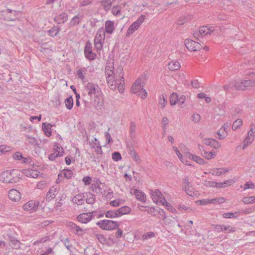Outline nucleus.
Listing matches in <instances>:
<instances>
[{
	"label": "nucleus",
	"instance_id": "obj_27",
	"mask_svg": "<svg viewBox=\"0 0 255 255\" xmlns=\"http://www.w3.org/2000/svg\"><path fill=\"white\" fill-rule=\"evenodd\" d=\"M84 196L79 194L75 195L73 198L72 202L78 205H81L84 203Z\"/></svg>",
	"mask_w": 255,
	"mask_h": 255
},
{
	"label": "nucleus",
	"instance_id": "obj_29",
	"mask_svg": "<svg viewBox=\"0 0 255 255\" xmlns=\"http://www.w3.org/2000/svg\"><path fill=\"white\" fill-rule=\"evenodd\" d=\"M238 86H239V81H233L225 85L223 88L225 91H229L231 89L238 90Z\"/></svg>",
	"mask_w": 255,
	"mask_h": 255
},
{
	"label": "nucleus",
	"instance_id": "obj_54",
	"mask_svg": "<svg viewBox=\"0 0 255 255\" xmlns=\"http://www.w3.org/2000/svg\"><path fill=\"white\" fill-rule=\"evenodd\" d=\"M112 159L115 161H118L122 159V156L119 152H114L112 154Z\"/></svg>",
	"mask_w": 255,
	"mask_h": 255
},
{
	"label": "nucleus",
	"instance_id": "obj_53",
	"mask_svg": "<svg viewBox=\"0 0 255 255\" xmlns=\"http://www.w3.org/2000/svg\"><path fill=\"white\" fill-rule=\"evenodd\" d=\"M217 135L218 138L223 139L226 137L227 133L221 128L217 131Z\"/></svg>",
	"mask_w": 255,
	"mask_h": 255
},
{
	"label": "nucleus",
	"instance_id": "obj_35",
	"mask_svg": "<svg viewBox=\"0 0 255 255\" xmlns=\"http://www.w3.org/2000/svg\"><path fill=\"white\" fill-rule=\"evenodd\" d=\"M87 71V69L85 67L80 68L76 72V75L78 79L84 81L85 79V74Z\"/></svg>",
	"mask_w": 255,
	"mask_h": 255
},
{
	"label": "nucleus",
	"instance_id": "obj_55",
	"mask_svg": "<svg viewBox=\"0 0 255 255\" xmlns=\"http://www.w3.org/2000/svg\"><path fill=\"white\" fill-rule=\"evenodd\" d=\"M167 103L166 99L163 95L160 96L159 99V104L161 106V108H164Z\"/></svg>",
	"mask_w": 255,
	"mask_h": 255
},
{
	"label": "nucleus",
	"instance_id": "obj_20",
	"mask_svg": "<svg viewBox=\"0 0 255 255\" xmlns=\"http://www.w3.org/2000/svg\"><path fill=\"white\" fill-rule=\"evenodd\" d=\"M203 143L207 145L213 147L214 148L217 149L219 148L221 145L220 143L216 139L213 138H206L203 140Z\"/></svg>",
	"mask_w": 255,
	"mask_h": 255
},
{
	"label": "nucleus",
	"instance_id": "obj_50",
	"mask_svg": "<svg viewBox=\"0 0 255 255\" xmlns=\"http://www.w3.org/2000/svg\"><path fill=\"white\" fill-rule=\"evenodd\" d=\"M63 151H62V152H60L58 151V153L54 152L53 153H51L49 155V159L53 161L56 158H57L58 156H63Z\"/></svg>",
	"mask_w": 255,
	"mask_h": 255
},
{
	"label": "nucleus",
	"instance_id": "obj_47",
	"mask_svg": "<svg viewBox=\"0 0 255 255\" xmlns=\"http://www.w3.org/2000/svg\"><path fill=\"white\" fill-rule=\"evenodd\" d=\"M255 133V126L254 124H252L251 125L250 130L249 131L248 133V137L251 138L254 140Z\"/></svg>",
	"mask_w": 255,
	"mask_h": 255
},
{
	"label": "nucleus",
	"instance_id": "obj_6",
	"mask_svg": "<svg viewBox=\"0 0 255 255\" xmlns=\"http://www.w3.org/2000/svg\"><path fill=\"white\" fill-rule=\"evenodd\" d=\"M144 19L145 16L142 15L140 16L136 21H134L128 28L126 33V36L129 37L137 30L140 25L143 23Z\"/></svg>",
	"mask_w": 255,
	"mask_h": 255
},
{
	"label": "nucleus",
	"instance_id": "obj_59",
	"mask_svg": "<svg viewBox=\"0 0 255 255\" xmlns=\"http://www.w3.org/2000/svg\"><path fill=\"white\" fill-rule=\"evenodd\" d=\"M92 4V0H83L81 1L79 3L80 7L86 6L90 5Z\"/></svg>",
	"mask_w": 255,
	"mask_h": 255
},
{
	"label": "nucleus",
	"instance_id": "obj_9",
	"mask_svg": "<svg viewBox=\"0 0 255 255\" xmlns=\"http://www.w3.org/2000/svg\"><path fill=\"white\" fill-rule=\"evenodd\" d=\"M184 44L186 48L191 51H198L202 48V46L199 42L192 39H186Z\"/></svg>",
	"mask_w": 255,
	"mask_h": 255
},
{
	"label": "nucleus",
	"instance_id": "obj_61",
	"mask_svg": "<svg viewBox=\"0 0 255 255\" xmlns=\"http://www.w3.org/2000/svg\"><path fill=\"white\" fill-rule=\"evenodd\" d=\"M26 137L27 139H29V142L33 145H35L37 144V140L34 137H32L29 135H26Z\"/></svg>",
	"mask_w": 255,
	"mask_h": 255
},
{
	"label": "nucleus",
	"instance_id": "obj_39",
	"mask_svg": "<svg viewBox=\"0 0 255 255\" xmlns=\"http://www.w3.org/2000/svg\"><path fill=\"white\" fill-rule=\"evenodd\" d=\"M191 18V16L190 15H186L182 16L179 18L177 21L178 25H182L186 22H188Z\"/></svg>",
	"mask_w": 255,
	"mask_h": 255
},
{
	"label": "nucleus",
	"instance_id": "obj_14",
	"mask_svg": "<svg viewBox=\"0 0 255 255\" xmlns=\"http://www.w3.org/2000/svg\"><path fill=\"white\" fill-rule=\"evenodd\" d=\"M93 101V105L97 110H101L104 108V103L103 95L95 96Z\"/></svg>",
	"mask_w": 255,
	"mask_h": 255
},
{
	"label": "nucleus",
	"instance_id": "obj_36",
	"mask_svg": "<svg viewBox=\"0 0 255 255\" xmlns=\"http://www.w3.org/2000/svg\"><path fill=\"white\" fill-rule=\"evenodd\" d=\"M105 216L108 218H115L119 217L117 210H111L107 211L105 213Z\"/></svg>",
	"mask_w": 255,
	"mask_h": 255
},
{
	"label": "nucleus",
	"instance_id": "obj_17",
	"mask_svg": "<svg viewBox=\"0 0 255 255\" xmlns=\"http://www.w3.org/2000/svg\"><path fill=\"white\" fill-rule=\"evenodd\" d=\"M130 193L135 196L137 200L142 202L145 203L146 201V196L145 194L141 191H139L138 189H134L133 191H130Z\"/></svg>",
	"mask_w": 255,
	"mask_h": 255
},
{
	"label": "nucleus",
	"instance_id": "obj_7",
	"mask_svg": "<svg viewBox=\"0 0 255 255\" xmlns=\"http://www.w3.org/2000/svg\"><path fill=\"white\" fill-rule=\"evenodd\" d=\"M145 80V76L141 75L132 84L131 91L132 93L137 94L143 89Z\"/></svg>",
	"mask_w": 255,
	"mask_h": 255
},
{
	"label": "nucleus",
	"instance_id": "obj_63",
	"mask_svg": "<svg viewBox=\"0 0 255 255\" xmlns=\"http://www.w3.org/2000/svg\"><path fill=\"white\" fill-rule=\"evenodd\" d=\"M253 141V139H251V138H249L247 136L244 141V145L243 148V149H245L248 146L249 144H251Z\"/></svg>",
	"mask_w": 255,
	"mask_h": 255
},
{
	"label": "nucleus",
	"instance_id": "obj_32",
	"mask_svg": "<svg viewBox=\"0 0 255 255\" xmlns=\"http://www.w3.org/2000/svg\"><path fill=\"white\" fill-rule=\"evenodd\" d=\"M113 1L114 0H101L100 3L105 11H108L111 9Z\"/></svg>",
	"mask_w": 255,
	"mask_h": 255
},
{
	"label": "nucleus",
	"instance_id": "obj_15",
	"mask_svg": "<svg viewBox=\"0 0 255 255\" xmlns=\"http://www.w3.org/2000/svg\"><path fill=\"white\" fill-rule=\"evenodd\" d=\"M8 197L10 200L18 202L21 199V193L18 190L12 189L9 191Z\"/></svg>",
	"mask_w": 255,
	"mask_h": 255
},
{
	"label": "nucleus",
	"instance_id": "obj_21",
	"mask_svg": "<svg viewBox=\"0 0 255 255\" xmlns=\"http://www.w3.org/2000/svg\"><path fill=\"white\" fill-rule=\"evenodd\" d=\"M67 20L68 15L66 12H62L54 18V21L58 24L64 23Z\"/></svg>",
	"mask_w": 255,
	"mask_h": 255
},
{
	"label": "nucleus",
	"instance_id": "obj_64",
	"mask_svg": "<svg viewBox=\"0 0 255 255\" xmlns=\"http://www.w3.org/2000/svg\"><path fill=\"white\" fill-rule=\"evenodd\" d=\"M13 158L14 159L20 160L23 158V155L20 152H16L13 154Z\"/></svg>",
	"mask_w": 255,
	"mask_h": 255
},
{
	"label": "nucleus",
	"instance_id": "obj_13",
	"mask_svg": "<svg viewBox=\"0 0 255 255\" xmlns=\"http://www.w3.org/2000/svg\"><path fill=\"white\" fill-rule=\"evenodd\" d=\"M151 195L154 202L157 204L160 202H165V198L158 189L155 190V191L152 192V193L151 194Z\"/></svg>",
	"mask_w": 255,
	"mask_h": 255
},
{
	"label": "nucleus",
	"instance_id": "obj_33",
	"mask_svg": "<svg viewBox=\"0 0 255 255\" xmlns=\"http://www.w3.org/2000/svg\"><path fill=\"white\" fill-rule=\"evenodd\" d=\"M117 210L119 217H121L123 215L128 214L131 211L130 208L127 206H124L123 207H122Z\"/></svg>",
	"mask_w": 255,
	"mask_h": 255
},
{
	"label": "nucleus",
	"instance_id": "obj_23",
	"mask_svg": "<svg viewBox=\"0 0 255 255\" xmlns=\"http://www.w3.org/2000/svg\"><path fill=\"white\" fill-rule=\"evenodd\" d=\"M214 30V28L212 26L209 27L207 26H203L200 28L199 31L201 36H205L211 34Z\"/></svg>",
	"mask_w": 255,
	"mask_h": 255
},
{
	"label": "nucleus",
	"instance_id": "obj_24",
	"mask_svg": "<svg viewBox=\"0 0 255 255\" xmlns=\"http://www.w3.org/2000/svg\"><path fill=\"white\" fill-rule=\"evenodd\" d=\"M185 155L190 159H192L194 161L200 164L203 165L206 163L203 158L198 156L194 155L189 152H186Z\"/></svg>",
	"mask_w": 255,
	"mask_h": 255
},
{
	"label": "nucleus",
	"instance_id": "obj_1",
	"mask_svg": "<svg viewBox=\"0 0 255 255\" xmlns=\"http://www.w3.org/2000/svg\"><path fill=\"white\" fill-rule=\"evenodd\" d=\"M102 92L98 85L88 82L85 85V93L82 95L83 102L85 107H89L91 104L92 99L94 97L102 95Z\"/></svg>",
	"mask_w": 255,
	"mask_h": 255
},
{
	"label": "nucleus",
	"instance_id": "obj_58",
	"mask_svg": "<svg viewBox=\"0 0 255 255\" xmlns=\"http://www.w3.org/2000/svg\"><path fill=\"white\" fill-rule=\"evenodd\" d=\"M155 234L152 232H148L146 234H144L142 236V238L143 240H147L149 238H153L154 237Z\"/></svg>",
	"mask_w": 255,
	"mask_h": 255
},
{
	"label": "nucleus",
	"instance_id": "obj_57",
	"mask_svg": "<svg viewBox=\"0 0 255 255\" xmlns=\"http://www.w3.org/2000/svg\"><path fill=\"white\" fill-rule=\"evenodd\" d=\"M112 12L114 15H119L121 14V8L119 6H114L112 9Z\"/></svg>",
	"mask_w": 255,
	"mask_h": 255
},
{
	"label": "nucleus",
	"instance_id": "obj_26",
	"mask_svg": "<svg viewBox=\"0 0 255 255\" xmlns=\"http://www.w3.org/2000/svg\"><path fill=\"white\" fill-rule=\"evenodd\" d=\"M21 243L15 237H9V245L14 249H18L20 248Z\"/></svg>",
	"mask_w": 255,
	"mask_h": 255
},
{
	"label": "nucleus",
	"instance_id": "obj_56",
	"mask_svg": "<svg viewBox=\"0 0 255 255\" xmlns=\"http://www.w3.org/2000/svg\"><path fill=\"white\" fill-rule=\"evenodd\" d=\"M255 185L253 182L250 181L246 183L244 186V190H246L248 189H254Z\"/></svg>",
	"mask_w": 255,
	"mask_h": 255
},
{
	"label": "nucleus",
	"instance_id": "obj_5",
	"mask_svg": "<svg viewBox=\"0 0 255 255\" xmlns=\"http://www.w3.org/2000/svg\"><path fill=\"white\" fill-rule=\"evenodd\" d=\"M249 76L250 79L241 82L239 81V86L238 87V90H245L248 88L255 86V74L251 72L249 74Z\"/></svg>",
	"mask_w": 255,
	"mask_h": 255
},
{
	"label": "nucleus",
	"instance_id": "obj_51",
	"mask_svg": "<svg viewBox=\"0 0 255 255\" xmlns=\"http://www.w3.org/2000/svg\"><path fill=\"white\" fill-rule=\"evenodd\" d=\"M236 231V228L231 226L228 225H224L223 227V231L226 233H234Z\"/></svg>",
	"mask_w": 255,
	"mask_h": 255
},
{
	"label": "nucleus",
	"instance_id": "obj_4",
	"mask_svg": "<svg viewBox=\"0 0 255 255\" xmlns=\"http://www.w3.org/2000/svg\"><path fill=\"white\" fill-rule=\"evenodd\" d=\"M96 225L104 230L110 231L117 229L119 226L118 222L110 220H103L96 223Z\"/></svg>",
	"mask_w": 255,
	"mask_h": 255
},
{
	"label": "nucleus",
	"instance_id": "obj_41",
	"mask_svg": "<svg viewBox=\"0 0 255 255\" xmlns=\"http://www.w3.org/2000/svg\"><path fill=\"white\" fill-rule=\"evenodd\" d=\"M96 199L95 195L91 193L87 194L86 202L89 204H93L95 203Z\"/></svg>",
	"mask_w": 255,
	"mask_h": 255
},
{
	"label": "nucleus",
	"instance_id": "obj_30",
	"mask_svg": "<svg viewBox=\"0 0 255 255\" xmlns=\"http://www.w3.org/2000/svg\"><path fill=\"white\" fill-rule=\"evenodd\" d=\"M168 67L170 70L175 71L179 69L181 66L178 61L173 60L168 63Z\"/></svg>",
	"mask_w": 255,
	"mask_h": 255
},
{
	"label": "nucleus",
	"instance_id": "obj_28",
	"mask_svg": "<svg viewBox=\"0 0 255 255\" xmlns=\"http://www.w3.org/2000/svg\"><path fill=\"white\" fill-rule=\"evenodd\" d=\"M51 127L52 125L49 123L42 124V130H43L45 134L48 137H49L51 135Z\"/></svg>",
	"mask_w": 255,
	"mask_h": 255
},
{
	"label": "nucleus",
	"instance_id": "obj_45",
	"mask_svg": "<svg viewBox=\"0 0 255 255\" xmlns=\"http://www.w3.org/2000/svg\"><path fill=\"white\" fill-rule=\"evenodd\" d=\"M202 155L207 159H211L216 155L215 151L208 152L204 151V152L202 153Z\"/></svg>",
	"mask_w": 255,
	"mask_h": 255
},
{
	"label": "nucleus",
	"instance_id": "obj_3",
	"mask_svg": "<svg viewBox=\"0 0 255 255\" xmlns=\"http://www.w3.org/2000/svg\"><path fill=\"white\" fill-rule=\"evenodd\" d=\"M105 39V31L102 27L98 30L94 40V46L97 52L102 49Z\"/></svg>",
	"mask_w": 255,
	"mask_h": 255
},
{
	"label": "nucleus",
	"instance_id": "obj_2",
	"mask_svg": "<svg viewBox=\"0 0 255 255\" xmlns=\"http://www.w3.org/2000/svg\"><path fill=\"white\" fill-rule=\"evenodd\" d=\"M16 170H6L0 175V181L4 183H15L19 181V178L16 175Z\"/></svg>",
	"mask_w": 255,
	"mask_h": 255
},
{
	"label": "nucleus",
	"instance_id": "obj_10",
	"mask_svg": "<svg viewBox=\"0 0 255 255\" xmlns=\"http://www.w3.org/2000/svg\"><path fill=\"white\" fill-rule=\"evenodd\" d=\"M67 226L72 233L78 236L82 237L85 233L82 228L72 222H68Z\"/></svg>",
	"mask_w": 255,
	"mask_h": 255
},
{
	"label": "nucleus",
	"instance_id": "obj_43",
	"mask_svg": "<svg viewBox=\"0 0 255 255\" xmlns=\"http://www.w3.org/2000/svg\"><path fill=\"white\" fill-rule=\"evenodd\" d=\"M66 107L68 110H71L73 106V100L72 96H70L65 100Z\"/></svg>",
	"mask_w": 255,
	"mask_h": 255
},
{
	"label": "nucleus",
	"instance_id": "obj_22",
	"mask_svg": "<svg viewBox=\"0 0 255 255\" xmlns=\"http://www.w3.org/2000/svg\"><path fill=\"white\" fill-rule=\"evenodd\" d=\"M57 188L52 186L51 187L46 194V200L50 201L54 199L58 192Z\"/></svg>",
	"mask_w": 255,
	"mask_h": 255
},
{
	"label": "nucleus",
	"instance_id": "obj_52",
	"mask_svg": "<svg viewBox=\"0 0 255 255\" xmlns=\"http://www.w3.org/2000/svg\"><path fill=\"white\" fill-rule=\"evenodd\" d=\"M242 125V120L240 119H237L233 124L232 129L235 130L240 128Z\"/></svg>",
	"mask_w": 255,
	"mask_h": 255
},
{
	"label": "nucleus",
	"instance_id": "obj_11",
	"mask_svg": "<svg viewBox=\"0 0 255 255\" xmlns=\"http://www.w3.org/2000/svg\"><path fill=\"white\" fill-rule=\"evenodd\" d=\"M94 213H96V211H92L89 213H83L79 214L77 217V220L82 223H87L94 218Z\"/></svg>",
	"mask_w": 255,
	"mask_h": 255
},
{
	"label": "nucleus",
	"instance_id": "obj_19",
	"mask_svg": "<svg viewBox=\"0 0 255 255\" xmlns=\"http://www.w3.org/2000/svg\"><path fill=\"white\" fill-rule=\"evenodd\" d=\"M229 169L225 168H215L212 169L209 172L210 173H211L213 175L215 176H221L222 175L225 174L227 172L229 171Z\"/></svg>",
	"mask_w": 255,
	"mask_h": 255
},
{
	"label": "nucleus",
	"instance_id": "obj_12",
	"mask_svg": "<svg viewBox=\"0 0 255 255\" xmlns=\"http://www.w3.org/2000/svg\"><path fill=\"white\" fill-rule=\"evenodd\" d=\"M39 204L38 201L30 200L23 205V209L26 211L34 212L38 209Z\"/></svg>",
	"mask_w": 255,
	"mask_h": 255
},
{
	"label": "nucleus",
	"instance_id": "obj_60",
	"mask_svg": "<svg viewBox=\"0 0 255 255\" xmlns=\"http://www.w3.org/2000/svg\"><path fill=\"white\" fill-rule=\"evenodd\" d=\"M97 239L102 244H105L106 242V239L103 234H97L96 235Z\"/></svg>",
	"mask_w": 255,
	"mask_h": 255
},
{
	"label": "nucleus",
	"instance_id": "obj_16",
	"mask_svg": "<svg viewBox=\"0 0 255 255\" xmlns=\"http://www.w3.org/2000/svg\"><path fill=\"white\" fill-rule=\"evenodd\" d=\"M3 15H5L4 19L7 21H13L16 18L17 12L15 10L7 9L3 11Z\"/></svg>",
	"mask_w": 255,
	"mask_h": 255
},
{
	"label": "nucleus",
	"instance_id": "obj_38",
	"mask_svg": "<svg viewBox=\"0 0 255 255\" xmlns=\"http://www.w3.org/2000/svg\"><path fill=\"white\" fill-rule=\"evenodd\" d=\"M24 173L26 176L36 178L38 176L39 172L36 170H24Z\"/></svg>",
	"mask_w": 255,
	"mask_h": 255
},
{
	"label": "nucleus",
	"instance_id": "obj_18",
	"mask_svg": "<svg viewBox=\"0 0 255 255\" xmlns=\"http://www.w3.org/2000/svg\"><path fill=\"white\" fill-rule=\"evenodd\" d=\"M122 69H119V71L121 72V75H119V79H117L116 81V85H118V88L120 93H123L124 91V85L125 84L124 78L123 77L124 74L122 73Z\"/></svg>",
	"mask_w": 255,
	"mask_h": 255
},
{
	"label": "nucleus",
	"instance_id": "obj_31",
	"mask_svg": "<svg viewBox=\"0 0 255 255\" xmlns=\"http://www.w3.org/2000/svg\"><path fill=\"white\" fill-rule=\"evenodd\" d=\"M129 153L131 157L137 163H140L141 160L139 156L136 153V151L133 148H130L129 151Z\"/></svg>",
	"mask_w": 255,
	"mask_h": 255
},
{
	"label": "nucleus",
	"instance_id": "obj_48",
	"mask_svg": "<svg viewBox=\"0 0 255 255\" xmlns=\"http://www.w3.org/2000/svg\"><path fill=\"white\" fill-rule=\"evenodd\" d=\"M11 147L5 145H0V154H5L11 150Z\"/></svg>",
	"mask_w": 255,
	"mask_h": 255
},
{
	"label": "nucleus",
	"instance_id": "obj_42",
	"mask_svg": "<svg viewBox=\"0 0 255 255\" xmlns=\"http://www.w3.org/2000/svg\"><path fill=\"white\" fill-rule=\"evenodd\" d=\"M169 120L168 118L166 117H164L162 119L161 124L162 125L163 128V136H164L165 135L166 130L167 128V125L168 124Z\"/></svg>",
	"mask_w": 255,
	"mask_h": 255
},
{
	"label": "nucleus",
	"instance_id": "obj_62",
	"mask_svg": "<svg viewBox=\"0 0 255 255\" xmlns=\"http://www.w3.org/2000/svg\"><path fill=\"white\" fill-rule=\"evenodd\" d=\"M73 175V172L71 170L69 169H66L64 170V175L65 177L68 179H70Z\"/></svg>",
	"mask_w": 255,
	"mask_h": 255
},
{
	"label": "nucleus",
	"instance_id": "obj_46",
	"mask_svg": "<svg viewBox=\"0 0 255 255\" xmlns=\"http://www.w3.org/2000/svg\"><path fill=\"white\" fill-rule=\"evenodd\" d=\"M178 96L175 93H173L170 97V104L171 105H175L178 102Z\"/></svg>",
	"mask_w": 255,
	"mask_h": 255
},
{
	"label": "nucleus",
	"instance_id": "obj_25",
	"mask_svg": "<svg viewBox=\"0 0 255 255\" xmlns=\"http://www.w3.org/2000/svg\"><path fill=\"white\" fill-rule=\"evenodd\" d=\"M105 29L104 30L105 33L112 34L115 30L114 22L113 21L107 20L105 22Z\"/></svg>",
	"mask_w": 255,
	"mask_h": 255
},
{
	"label": "nucleus",
	"instance_id": "obj_37",
	"mask_svg": "<svg viewBox=\"0 0 255 255\" xmlns=\"http://www.w3.org/2000/svg\"><path fill=\"white\" fill-rule=\"evenodd\" d=\"M60 28L58 26H54L47 31V33L50 36L55 37L58 34Z\"/></svg>",
	"mask_w": 255,
	"mask_h": 255
},
{
	"label": "nucleus",
	"instance_id": "obj_49",
	"mask_svg": "<svg viewBox=\"0 0 255 255\" xmlns=\"http://www.w3.org/2000/svg\"><path fill=\"white\" fill-rule=\"evenodd\" d=\"M60 241L64 244V246L67 250L69 251L71 250V248H72V245L70 244V241L68 238L60 239Z\"/></svg>",
	"mask_w": 255,
	"mask_h": 255
},
{
	"label": "nucleus",
	"instance_id": "obj_44",
	"mask_svg": "<svg viewBox=\"0 0 255 255\" xmlns=\"http://www.w3.org/2000/svg\"><path fill=\"white\" fill-rule=\"evenodd\" d=\"M243 202L246 204L255 203V196H246L243 198Z\"/></svg>",
	"mask_w": 255,
	"mask_h": 255
},
{
	"label": "nucleus",
	"instance_id": "obj_40",
	"mask_svg": "<svg viewBox=\"0 0 255 255\" xmlns=\"http://www.w3.org/2000/svg\"><path fill=\"white\" fill-rule=\"evenodd\" d=\"M135 130L136 124L134 122L131 121L130 123L129 133L132 138L135 137Z\"/></svg>",
	"mask_w": 255,
	"mask_h": 255
},
{
	"label": "nucleus",
	"instance_id": "obj_8",
	"mask_svg": "<svg viewBox=\"0 0 255 255\" xmlns=\"http://www.w3.org/2000/svg\"><path fill=\"white\" fill-rule=\"evenodd\" d=\"M84 55L85 57L90 61L95 60L97 57L96 53L93 52L92 44L90 42H87L84 47Z\"/></svg>",
	"mask_w": 255,
	"mask_h": 255
},
{
	"label": "nucleus",
	"instance_id": "obj_34",
	"mask_svg": "<svg viewBox=\"0 0 255 255\" xmlns=\"http://www.w3.org/2000/svg\"><path fill=\"white\" fill-rule=\"evenodd\" d=\"M83 16L77 15L74 16L70 21V26H74L79 24L83 19Z\"/></svg>",
	"mask_w": 255,
	"mask_h": 255
}]
</instances>
